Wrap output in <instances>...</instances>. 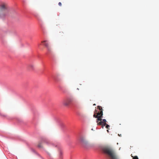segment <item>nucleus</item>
<instances>
[{"label": "nucleus", "mask_w": 159, "mask_h": 159, "mask_svg": "<svg viewBox=\"0 0 159 159\" xmlns=\"http://www.w3.org/2000/svg\"><path fill=\"white\" fill-rule=\"evenodd\" d=\"M103 152L107 155L108 159H119L115 152L111 149L105 147L103 148Z\"/></svg>", "instance_id": "obj_1"}, {"label": "nucleus", "mask_w": 159, "mask_h": 159, "mask_svg": "<svg viewBox=\"0 0 159 159\" xmlns=\"http://www.w3.org/2000/svg\"><path fill=\"white\" fill-rule=\"evenodd\" d=\"M10 10L8 9L7 5L3 3L0 5V17L2 18L9 15Z\"/></svg>", "instance_id": "obj_2"}, {"label": "nucleus", "mask_w": 159, "mask_h": 159, "mask_svg": "<svg viewBox=\"0 0 159 159\" xmlns=\"http://www.w3.org/2000/svg\"><path fill=\"white\" fill-rule=\"evenodd\" d=\"M98 109L100 111L99 112H97V111L96 110L94 111V114L93 115L94 117L97 118L96 120L97 123L98 122L99 120H102L103 116V109L102 107L98 106Z\"/></svg>", "instance_id": "obj_3"}, {"label": "nucleus", "mask_w": 159, "mask_h": 159, "mask_svg": "<svg viewBox=\"0 0 159 159\" xmlns=\"http://www.w3.org/2000/svg\"><path fill=\"white\" fill-rule=\"evenodd\" d=\"M73 101V98H68L64 101L63 104L65 106H68Z\"/></svg>", "instance_id": "obj_4"}, {"label": "nucleus", "mask_w": 159, "mask_h": 159, "mask_svg": "<svg viewBox=\"0 0 159 159\" xmlns=\"http://www.w3.org/2000/svg\"><path fill=\"white\" fill-rule=\"evenodd\" d=\"M100 121H98L97 122L98 125H101L102 129L104 127L107 125L106 122H107L106 120L105 119H102V120H99Z\"/></svg>", "instance_id": "obj_5"}, {"label": "nucleus", "mask_w": 159, "mask_h": 159, "mask_svg": "<svg viewBox=\"0 0 159 159\" xmlns=\"http://www.w3.org/2000/svg\"><path fill=\"white\" fill-rule=\"evenodd\" d=\"M42 43H43L44 45L47 48L48 52H50L51 51V48L49 44L47 41H44L42 42Z\"/></svg>", "instance_id": "obj_6"}, {"label": "nucleus", "mask_w": 159, "mask_h": 159, "mask_svg": "<svg viewBox=\"0 0 159 159\" xmlns=\"http://www.w3.org/2000/svg\"><path fill=\"white\" fill-rule=\"evenodd\" d=\"M80 141L84 147V145L87 144V142L85 140V138L83 137H81L80 138Z\"/></svg>", "instance_id": "obj_7"}, {"label": "nucleus", "mask_w": 159, "mask_h": 159, "mask_svg": "<svg viewBox=\"0 0 159 159\" xmlns=\"http://www.w3.org/2000/svg\"><path fill=\"white\" fill-rule=\"evenodd\" d=\"M34 68V66L33 65L30 64L28 66V69L30 70H32Z\"/></svg>", "instance_id": "obj_8"}, {"label": "nucleus", "mask_w": 159, "mask_h": 159, "mask_svg": "<svg viewBox=\"0 0 159 159\" xmlns=\"http://www.w3.org/2000/svg\"><path fill=\"white\" fill-rule=\"evenodd\" d=\"M42 143H39L38 145V147H39V148H42Z\"/></svg>", "instance_id": "obj_9"}, {"label": "nucleus", "mask_w": 159, "mask_h": 159, "mask_svg": "<svg viewBox=\"0 0 159 159\" xmlns=\"http://www.w3.org/2000/svg\"><path fill=\"white\" fill-rule=\"evenodd\" d=\"M106 128L107 129H109V127H110V125H108L107 124L106 125Z\"/></svg>", "instance_id": "obj_10"}, {"label": "nucleus", "mask_w": 159, "mask_h": 159, "mask_svg": "<svg viewBox=\"0 0 159 159\" xmlns=\"http://www.w3.org/2000/svg\"><path fill=\"white\" fill-rule=\"evenodd\" d=\"M133 157V159H139L138 157L137 156H135L134 157L132 156Z\"/></svg>", "instance_id": "obj_11"}, {"label": "nucleus", "mask_w": 159, "mask_h": 159, "mask_svg": "<svg viewBox=\"0 0 159 159\" xmlns=\"http://www.w3.org/2000/svg\"><path fill=\"white\" fill-rule=\"evenodd\" d=\"M49 143V142H47V141L44 142V144H48Z\"/></svg>", "instance_id": "obj_12"}, {"label": "nucleus", "mask_w": 159, "mask_h": 159, "mask_svg": "<svg viewBox=\"0 0 159 159\" xmlns=\"http://www.w3.org/2000/svg\"><path fill=\"white\" fill-rule=\"evenodd\" d=\"M58 5L60 6H61V2H59L58 3Z\"/></svg>", "instance_id": "obj_13"}, {"label": "nucleus", "mask_w": 159, "mask_h": 159, "mask_svg": "<svg viewBox=\"0 0 159 159\" xmlns=\"http://www.w3.org/2000/svg\"><path fill=\"white\" fill-rule=\"evenodd\" d=\"M107 132H109V130H107Z\"/></svg>", "instance_id": "obj_14"}, {"label": "nucleus", "mask_w": 159, "mask_h": 159, "mask_svg": "<svg viewBox=\"0 0 159 159\" xmlns=\"http://www.w3.org/2000/svg\"><path fill=\"white\" fill-rule=\"evenodd\" d=\"M93 106H94V105H95H95H96V104H93Z\"/></svg>", "instance_id": "obj_15"}]
</instances>
